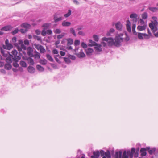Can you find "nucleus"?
Masks as SVG:
<instances>
[{"instance_id":"obj_41","label":"nucleus","mask_w":158,"mask_h":158,"mask_svg":"<svg viewBox=\"0 0 158 158\" xmlns=\"http://www.w3.org/2000/svg\"><path fill=\"white\" fill-rule=\"evenodd\" d=\"M64 61L67 64H69L71 62V61L68 57H64Z\"/></svg>"},{"instance_id":"obj_55","label":"nucleus","mask_w":158,"mask_h":158,"mask_svg":"<svg viewBox=\"0 0 158 158\" xmlns=\"http://www.w3.org/2000/svg\"><path fill=\"white\" fill-rule=\"evenodd\" d=\"M54 32L56 34H60L61 32V30L59 29H56L54 31Z\"/></svg>"},{"instance_id":"obj_43","label":"nucleus","mask_w":158,"mask_h":158,"mask_svg":"<svg viewBox=\"0 0 158 158\" xmlns=\"http://www.w3.org/2000/svg\"><path fill=\"white\" fill-rule=\"evenodd\" d=\"M97 47H95V49L98 52H101L102 51V48H100L101 46L99 44L98 46H97Z\"/></svg>"},{"instance_id":"obj_39","label":"nucleus","mask_w":158,"mask_h":158,"mask_svg":"<svg viewBox=\"0 0 158 158\" xmlns=\"http://www.w3.org/2000/svg\"><path fill=\"white\" fill-rule=\"evenodd\" d=\"M105 155L106 157L107 158H111V155L110 154V152L109 150H107L106 152H105Z\"/></svg>"},{"instance_id":"obj_25","label":"nucleus","mask_w":158,"mask_h":158,"mask_svg":"<svg viewBox=\"0 0 158 158\" xmlns=\"http://www.w3.org/2000/svg\"><path fill=\"white\" fill-rule=\"evenodd\" d=\"M71 23L70 22L64 21L62 23V25L63 27H68L70 25Z\"/></svg>"},{"instance_id":"obj_53","label":"nucleus","mask_w":158,"mask_h":158,"mask_svg":"<svg viewBox=\"0 0 158 158\" xmlns=\"http://www.w3.org/2000/svg\"><path fill=\"white\" fill-rule=\"evenodd\" d=\"M40 52L41 53H43L45 52L46 50L45 49L44 47L42 46L40 50Z\"/></svg>"},{"instance_id":"obj_48","label":"nucleus","mask_w":158,"mask_h":158,"mask_svg":"<svg viewBox=\"0 0 158 158\" xmlns=\"http://www.w3.org/2000/svg\"><path fill=\"white\" fill-rule=\"evenodd\" d=\"M93 38L94 40L98 42L99 40V38L97 35H93Z\"/></svg>"},{"instance_id":"obj_38","label":"nucleus","mask_w":158,"mask_h":158,"mask_svg":"<svg viewBox=\"0 0 158 158\" xmlns=\"http://www.w3.org/2000/svg\"><path fill=\"white\" fill-rule=\"evenodd\" d=\"M71 14V10L69 9L68 10V12L66 14L64 15V16L65 18H67L70 16Z\"/></svg>"},{"instance_id":"obj_45","label":"nucleus","mask_w":158,"mask_h":158,"mask_svg":"<svg viewBox=\"0 0 158 158\" xmlns=\"http://www.w3.org/2000/svg\"><path fill=\"white\" fill-rule=\"evenodd\" d=\"M127 29V31L129 32H131V25L128 24H126Z\"/></svg>"},{"instance_id":"obj_19","label":"nucleus","mask_w":158,"mask_h":158,"mask_svg":"<svg viewBox=\"0 0 158 158\" xmlns=\"http://www.w3.org/2000/svg\"><path fill=\"white\" fill-rule=\"evenodd\" d=\"M89 42L90 43V44H88V45L89 46H98L99 45V44L92 40H89Z\"/></svg>"},{"instance_id":"obj_9","label":"nucleus","mask_w":158,"mask_h":158,"mask_svg":"<svg viewBox=\"0 0 158 158\" xmlns=\"http://www.w3.org/2000/svg\"><path fill=\"white\" fill-rule=\"evenodd\" d=\"M85 52L87 56H90L92 55L94 50L92 48H89L85 49Z\"/></svg>"},{"instance_id":"obj_35","label":"nucleus","mask_w":158,"mask_h":158,"mask_svg":"<svg viewBox=\"0 0 158 158\" xmlns=\"http://www.w3.org/2000/svg\"><path fill=\"white\" fill-rule=\"evenodd\" d=\"M16 41L17 38L16 37L14 36L12 38L11 42L12 44H13V45L15 46V44H17V43H16Z\"/></svg>"},{"instance_id":"obj_1","label":"nucleus","mask_w":158,"mask_h":158,"mask_svg":"<svg viewBox=\"0 0 158 158\" xmlns=\"http://www.w3.org/2000/svg\"><path fill=\"white\" fill-rule=\"evenodd\" d=\"M140 149L139 147H137L136 149L134 148H132L131 150H128L127 151L126 150L124 151L123 153L122 158H133V155L135 157H138L139 151Z\"/></svg>"},{"instance_id":"obj_46","label":"nucleus","mask_w":158,"mask_h":158,"mask_svg":"<svg viewBox=\"0 0 158 158\" xmlns=\"http://www.w3.org/2000/svg\"><path fill=\"white\" fill-rule=\"evenodd\" d=\"M143 35L144 38L146 40L149 39L150 38V37H151L149 35L147 34L146 33H144Z\"/></svg>"},{"instance_id":"obj_10","label":"nucleus","mask_w":158,"mask_h":158,"mask_svg":"<svg viewBox=\"0 0 158 158\" xmlns=\"http://www.w3.org/2000/svg\"><path fill=\"white\" fill-rule=\"evenodd\" d=\"M122 152L121 151L115 152L114 155V158H122Z\"/></svg>"},{"instance_id":"obj_60","label":"nucleus","mask_w":158,"mask_h":158,"mask_svg":"<svg viewBox=\"0 0 158 158\" xmlns=\"http://www.w3.org/2000/svg\"><path fill=\"white\" fill-rule=\"evenodd\" d=\"M47 34L48 35H51L52 34V31L50 29L46 31Z\"/></svg>"},{"instance_id":"obj_17","label":"nucleus","mask_w":158,"mask_h":158,"mask_svg":"<svg viewBox=\"0 0 158 158\" xmlns=\"http://www.w3.org/2000/svg\"><path fill=\"white\" fill-rule=\"evenodd\" d=\"M115 26L117 30L121 31L122 29V25L120 22H118L115 24Z\"/></svg>"},{"instance_id":"obj_32","label":"nucleus","mask_w":158,"mask_h":158,"mask_svg":"<svg viewBox=\"0 0 158 158\" xmlns=\"http://www.w3.org/2000/svg\"><path fill=\"white\" fill-rule=\"evenodd\" d=\"M34 46L38 50H40L41 48L43 46L39 44H37L36 43H35L34 44Z\"/></svg>"},{"instance_id":"obj_11","label":"nucleus","mask_w":158,"mask_h":158,"mask_svg":"<svg viewBox=\"0 0 158 158\" xmlns=\"http://www.w3.org/2000/svg\"><path fill=\"white\" fill-rule=\"evenodd\" d=\"M93 155L91 156V158H98L100 156V152L97 150L96 151H94L93 152Z\"/></svg>"},{"instance_id":"obj_34","label":"nucleus","mask_w":158,"mask_h":158,"mask_svg":"<svg viewBox=\"0 0 158 158\" xmlns=\"http://www.w3.org/2000/svg\"><path fill=\"white\" fill-rule=\"evenodd\" d=\"M46 57L48 60L51 62L53 61V59L52 57L49 54L46 55Z\"/></svg>"},{"instance_id":"obj_12","label":"nucleus","mask_w":158,"mask_h":158,"mask_svg":"<svg viewBox=\"0 0 158 158\" xmlns=\"http://www.w3.org/2000/svg\"><path fill=\"white\" fill-rule=\"evenodd\" d=\"M76 55H77V56L80 58H84L85 56V54L83 52L82 49H81L80 52L76 54Z\"/></svg>"},{"instance_id":"obj_7","label":"nucleus","mask_w":158,"mask_h":158,"mask_svg":"<svg viewBox=\"0 0 158 158\" xmlns=\"http://www.w3.org/2000/svg\"><path fill=\"white\" fill-rule=\"evenodd\" d=\"M27 54L29 57H34V55L33 54V49L31 47H28L27 48Z\"/></svg>"},{"instance_id":"obj_56","label":"nucleus","mask_w":158,"mask_h":158,"mask_svg":"<svg viewBox=\"0 0 158 158\" xmlns=\"http://www.w3.org/2000/svg\"><path fill=\"white\" fill-rule=\"evenodd\" d=\"M101 156H104L105 154V152L103 150H101L100 152V154Z\"/></svg>"},{"instance_id":"obj_27","label":"nucleus","mask_w":158,"mask_h":158,"mask_svg":"<svg viewBox=\"0 0 158 158\" xmlns=\"http://www.w3.org/2000/svg\"><path fill=\"white\" fill-rule=\"evenodd\" d=\"M148 9L152 12H154L157 11L158 10V8L156 7H150L148 8Z\"/></svg>"},{"instance_id":"obj_21","label":"nucleus","mask_w":158,"mask_h":158,"mask_svg":"<svg viewBox=\"0 0 158 158\" xmlns=\"http://www.w3.org/2000/svg\"><path fill=\"white\" fill-rule=\"evenodd\" d=\"M28 72L31 73H33L35 71V69L32 66H29L27 68Z\"/></svg>"},{"instance_id":"obj_14","label":"nucleus","mask_w":158,"mask_h":158,"mask_svg":"<svg viewBox=\"0 0 158 158\" xmlns=\"http://www.w3.org/2000/svg\"><path fill=\"white\" fill-rule=\"evenodd\" d=\"M148 152L150 155L152 154L156 150V148L155 147L152 148L151 149L149 147H147Z\"/></svg>"},{"instance_id":"obj_30","label":"nucleus","mask_w":158,"mask_h":158,"mask_svg":"<svg viewBox=\"0 0 158 158\" xmlns=\"http://www.w3.org/2000/svg\"><path fill=\"white\" fill-rule=\"evenodd\" d=\"M51 23H46L44 24L42 26V27H44V28L45 29H48Z\"/></svg>"},{"instance_id":"obj_16","label":"nucleus","mask_w":158,"mask_h":158,"mask_svg":"<svg viewBox=\"0 0 158 158\" xmlns=\"http://www.w3.org/2000/svg\"><path fill=\"white\" fill-rule=\"evenodd\" d=\"M12 27L10 25L5 26L1 29V30L5 31H9L12 29Z\"/></svg>"},{"instance_id":"obj_26","label":"nucleus","mask_w":158,"mask_h":158,"mask_svg":"<svg viewBox=\"0 0 158 158\" xmlns=\"http://www.w3.org/2000/svg\"><path fill=\"white\" fill-rule=\"evenodd\" d=\"M66 40L67 42V46H69V45H72L73 43V41L72 39L71 38H68L66 39Z\"/></svg>"},{"instance_id":"obj_57","label":"nucleus","mask_w":158,"mask_h":158,"mask_svg":"<svg viewBox=\"0 0 158 158\" xmlns=\"http://www.w3.org/2000/svg\"><path fill=\"white\" fill-rule=\"evenodd\" d=\"M81 47L84 48H86L87 47V44L83 42L81 43Z\"/></svg>"},{"instance_id":"obj_42","label":"nucleus","mask_w":158,"mask_h":158,"mask_svg":"<svg viewBox=\"0 0 158 158\" xmlns=\"http://www.w3.org/2000/svg\"><path fill=\"white\" fill-rule=\"evenodd\" d=\"M148 15L147 13V12H144L143 13L142 15V17L143 19H145L147 18Z\"/></svg>"},{"instance_id":"obj_40","label":"nucleus","mask_w":158,"mask_h":158,"mask_svg":"<svg viewBox=\"0 0 158 158\" xmlns=\"http://www.w3.org/2000/svg\"><path fill=\"white\" fill-rule=\"evenodd\" d=\"M70 31L71 33L73 34L74 36H76V34L75 30L73 28H71L70 29Z\"/></svg>"},{"instance_id":"obj_20","label":"nucleus","mask_w":158,"mask_h":158,"mask_svg":"<svg viewBox=\"0 0 158 158\" xmlns=\"http://www.w3.org/2000/svg\"><path fill=\"white\" fill-rule=\"evenodd\" d=\"M137 15L135 13L131 14L130 15V18H134L133 21L135 23H136L137 22Z\"/></svg>"},{"instance_id":"obj_37","label":"nucleus","mask_w":158,"mask_h":158,"mask_svg":"<svg viewBox=\"0 0 158 158\" xmlns=\"http://www.w3.org/2000/svg\"><path fill=\"white\" fill-rule=\"evenodd\" d=\"M40 63L42 65H46L47 63V60L45 59H41L40 60Z\"/></svg>"},{"instance_id":"obj_49","label":"nucleus","mask_w":158,"mask_h":158,"mask_svg":"<svg viewBox=\"0 0 158 158\" xmlns=\"http://www.w3.org/2000/svg\"><path fill=\"white\" fill-rule=\"evenodd\" d=\"M45 30L46 29L45 28H44L42 31L41 35L43 36H45L46 35L47 32Z\"/></svg>"},{"instance_id":"obj_58","label":"nucleus","mask_w":158,"mask_h":158,"mask_svg":"<svg viewBox=\"0 0 158 158\" xmlns=\"http://www.w3.org/2000/svg\"><path fill=\"white\" fill-rule=\"evenodd\" d=\"M35 59H39L40 58V56L39 53L38 54H35V55H34V56Z\"/></svg>"},{"instance_id":"obj_50","label":"nucleus","mask_w":158,"mask_h":158,"mask_svg":"<svg viewBox=\"0 0 158 158\" xmlns=\"http://www.w3.org/2000/svg\"><path fill=\"white\" fill-rule=\"evenodd\" d=\"M15 46L17 48V49L20 52L22 51V49L21 47H20L19 46L18 44H15Z\"/></svg>"},{"instance_id":"obj_59","label":"nucleus","mask_w":158,"mask_h":158,"mask_svg":"<svg viewBox=\"0 0 158 158\" xmlns=\"http://www.w3.org/2000/svg\"><path fill=\"white\" fill-rule=\"evenodd\" d=\"M24 44L26 45H29V42L28 40H25L24 41Z\"/></svg>"},{"instance_id":"obj_63","label":"nucleus","mask_w":158,"mask_h":158,"mask_svg":"<svg viewBox=\"0 0 158 158\" xmlns=\"http://www.w3.org/2000/svg\"><path fill=\"white\" fill-rule=\"evenodd\" d=\"M53 53L54 54H58V52L56 49H54L52 51Z\"/></svg>"},{"instance_id":"obj_31","label":"nucleus","mask_w":158,"mask_h":158,"mask_svg":"<svg viewBox=\"0 0 158 158\" xmlns=\"http://www.w3.org/2000/svg\"><path fill=\"white\" fill-rule=\"evenodd\" d=\"M12 54L14 56V57H15L16 58H17V57H19V56L17 55L18 54V52L16 50H13L11 52Z\"/></svg>"},{"instance_id":"obj_5","label":"nucleus","mask_w":158,"mask_h":158,"mask_svg":"<svg viewBox=\"0 0 158 158\" xmlns=\"http://www.w3.org/2000/svg\"><path fill=\"white\" fill-rule=\"evenodd\" d=\"M60 14L58 13H56L54 15L53 19L55 23H57L62 19V17L60 16Z\"/></svg>"},{"instance_id":"obj_33","label":"nucleus","mask_w":158,"mask_h":158,"mask_svg":"<svg viewBox=\"0 0 158 158\" xmlns=\"http://www.w3.org/2000/svg\"><path fill=\"white\" fill-rule=\"evenodd\" d=\"M136 27V25L135 24H133L132 26V30L133 33L135 35H137V33L135 31V28Z\"/></svg>"},{"instance_id":"obj_22","label":"nucleus","mask_w":158,"mask_h":158,"mask_svg":"<svg viewBox=\"0 0 158 158\" xmlns=\"http://www.w3.org/2000/svg\"><path fill=\"white\" fill-rule=\"evenodd\" d=\"M147 27V25H144L143 26L139 25L138 26L137 28L139 31H142L145 30Z\"/></svg>"},{"instance_id":"obj_23","label":"nucleus","mask_w":158,"mask_h":158,"mask_svg":"<svg viewBox=\"0 0 158 158\" xmlns=\"http://www.w3.org/2000/svg\"><path fill=\"white\" fill-rule=\"evenodd\" d=\"M32 57H29V58L27 59V60L28 63L30 65H33L34 63V60Z\"/></svg>"},{"instance_id":"obj_3","label":"nucleus","mask_w":158,"mask_h":158,"mask_svg":"<svg viewBox=\"0 0 158 158\" xmlns=\"http://www.w3.org/2000/svg\"><path fill=\"white\" fill-rule=\"evenodd\" d=\"M114 45L117 47H119L121 45V43L123 41V39L119 34L116 35L114 38Z\"/></svg>"},{"instance_id":"obj_24","label":"nucleus","mask_w":158,"mask_h":158,"mask_svg":"<svg viewBox=\"0 0 158 158\" xmlns=\"http://www.w3.org/2000/svg\"><path fill=\"white\" fill-rule=\"evenodd\" d=\"M12 66L10 63H6L4 65V68L6 70H9L12 68Z\"/></svg>"},{"instance_id":"obj_6","label":"nucleus","mask_w":158,"mask_h":158,"mask_svg":"<svg viewBox=\"0 0 158 158\" xmlns=\"http://www.w3.org/2000/svg\"><path fill=\"white\" fill-rule=\"evenodd\" d=\"M5 43L6 45H3V48L10 50L13 48V46L12 43H9L8 40L6 39L5 40Z\"/></svg>"},{"instance_id":"obj_47","label":"nucleus","mask_w":158,"mask_h":158,"mask_svg":"<svg viewBox=\"0 0 158 158\" xmlns=\"http://www.w3.org/2000/svg\"><path fill=\"white\" fill-rule=\"evenodd\" d=\"M19 30L18 28H16L15 30L11 32V33L13 35H15L18 33Z\"/></svg>"},{"instance_id":"obj_4","label":"nucleus","mask_w":158,"mask_h":158,"mask_svg":"<svg viewBox=\"0 0 158 158\" xmlns=\"http://www.w3.org/2000/svg\"><path fill=\"white\" fill-rule=\"evenodd\" d=\"M102 40L103 41H106L109 46L114 45V41L113 38L112 37H103L102 38Z\"/></svg>"},{"instance_id":"obj_61","label":"nucleus","mask_w":158,"mask_h":158,"mask_svg":"<svg viewBox=\"0 0 158 158\" xmlns=\"http://www.w3.org/2000/svg\"><path fill=\"white\" fill-rule=\"evenodd\" d=\"M21 47L22 49L24 50H26L27 49L26 47L23 44L21 45Z\"/></svg>"},{"instance_id":"obj_54","label":"nucleus","mask_w":158,"mask_h":158,"mask_svg":"<svg viewBox=\"0 0 158 158\" xmlns=\"http://www.w3.org/2000/svg\"><path fill=\"white\" fill-rule=\"evenodd\" d=\"M80 44V41L78 40H76L74 43V45L75 46L79 45Z\"/></svg>"},{"instance_id":"obj_64","label":"nucleus","mask_w":158,"mask_h":158,"mask_svg":"<svg viewBox=\"0 0 158 158\" xmlns=\"http://www.w3.org/2000/svg\"><path fill=\"white\" fill-rule=\"evenodd\" d=\"M35 32L37 35H38L40 34L41 32L39 29H37L35 30Z\"/></svg>"},{"instance_id":"obj_29","label":"nucleus","mask_w":158,"mask_h":158,"mask_svg":"<svg viewBox=\"0 0 158 158\" xmlns=\"http://www.w3.org/2000/svg\"><path fill=\"white\" fill-rule=\"evenodd\" d=\"M36 68L38 70L40 71H43L44 70V68L42 66L39 65H37Z\"/></svg>"},{"instance_id":"obj_8","label":"nucleus","mask_w":158,"mask_h":158,"mask_svg":"<svg viewBox=\"0 0 158 158\" xmlns=\"http://www.w3.org/2000/svg\"><path fill=\"white\" fill-rule=\"evenodd\" d=\"M17 58H16L15 57L13 58V60L15 62L13 63V65L16 68L18 67L19 66V64L18 63V62L21 58L20 57L17 56Z\"/></svg>"},{"instance_id":"obj_44","label":"nucleus","mask_w":158,"mask_h":158,"mask_svg":"<svg viewBox=\"0 0 158 158\" xmlns=\"http://www.w3.org/2000/svg\"><path fill=\"white\" fill-rule=\"evenodd\" d=\"M68 58H69L70 59L74 60L76 59V57L73 55H71L70 54H69L68 55Z\"/></svg>"},{"instance_id":"obj_18","label":"nucleus","mask_w":158,"mask_h":158,"mask_svg":"<svg viewBox=\"0 0 158 158\" xmlns=\"http://www.w3.org/2000/svg\"><path fill=\"white\" fill-rule=\"evenodd\" d=\"M20 26L21 27L24 28L25 29L27 30L31 27V25L30 24L27 23H23L20 25Z\"/></svg>"},{"instance_id":"obj_51","label":"nucleus","mask_w":158,"mask_h":158,"mask_svg":"<svg viewBox=\"0 0 158 158\" xmlns=\"http://www.w3.org/2000/svg\"><path fill=\"white\" fill-rule=\"evenodd\" d=\"M64 35L65 33H63L61 34L58 35L57 38L58 39H61L64 36Z\"/></svg>"},{"instance_id":"obj_13","label":"nucleus","mask_w":158,"mask_h":158,"mask_svg":"<svg viewBox=\"0 0 158 158\" xmlns=\"http://www.w3.org/2000/svg\"><path fill=\"white\" fill-rule=\"evenodd\" d=\"M147 150V147L146 148H141L140 152L141 153V156H145L146 155Z\"/></svg>"},{"instance_id":"obj_36","label":"nucleus","mask_w":158,"mask_h":158,"mask_svg":"<svg viewBox=\"0 0 158 158\" xmlns=\"http://www.w3.org/2000/svg\"><path fill=\"white\" fill-rule=\"evenodd\" d=\"M20 64L23 67H27V64L24 61L21 60L20 62Z\"/></svg>"},{"instance_id":"obj_62","label":"nucleus","mask_w":158,"mask_h":158,"mask_svg":"<svg viewBox=\"0 0 158 158\" xmlns=\"http://www.w3.org/2000/svg\"><path fill=\"white\" fill-rule=\"evenodd\" d=\"M147 31L148 35H149L151 36V37H153V36L152 35V34L151 33V32L149 30V29L148 28L147 29Z\"/></svg>"},{"instance_id":"obj_28","label":"nucleus","mask_w":158,"mask_h":158,"mask_svg":"<svg viewBox=\"0 0 158 158\" xmlns=\"http://www.w3.org/2000/svg\"><path fill=\"white\" fill-rule=\"evenodd\" d=\"M144 33H138V37L140 40H143L144 39L143 36H144Z\"/></svg>"},{"instance_id":"obj_52","label":"nucleus","mask_w":158,"mask_h":158,"mask_svg":"<svg viewBox=\"0 0 158 158\" xmlns=\"http://www.w3.org/2000/svg\"><path fill=\"white\" fill-rule=\"evenodd\" d=\"M19 31L23 34H24L28 31V30L27 29H21L19 30Z\"/></svg>"},{"instance_id":"obj_2","label":"nucleus","mask_w":158,"mask_h":158,"mask_svg":"<svg viewBox=\"0 0 158 158\" xmlns=\"http://www.w3.org/2000/svg\"><path fill=\"white\" fill-rule=\"evenodd\" d=\"M154 18L156 19L154 20V21H151V22L149 24V26L152 32L153 33L155 36L156 37H158V32L156 33H155L158 30L157 27L158 22L156 20L157 18L156 17H152L153 19H154Z\"/></svg>"},{"instance_id":"obj_15","label":"nucleus","mask_w":158,"mask_h":158,"mask_svg":"<svg viewBox=\"0 0 158 158\" xmlns=\"http://www.w3.org/2000/svg\"><path fill=\"white\" fill-rule=\"evenodd\" d=\"M12 55L10 54L8 57L6 59V61L7 63H11L12 62V59L14 58Z\"/></svg>"}]
</instances>
